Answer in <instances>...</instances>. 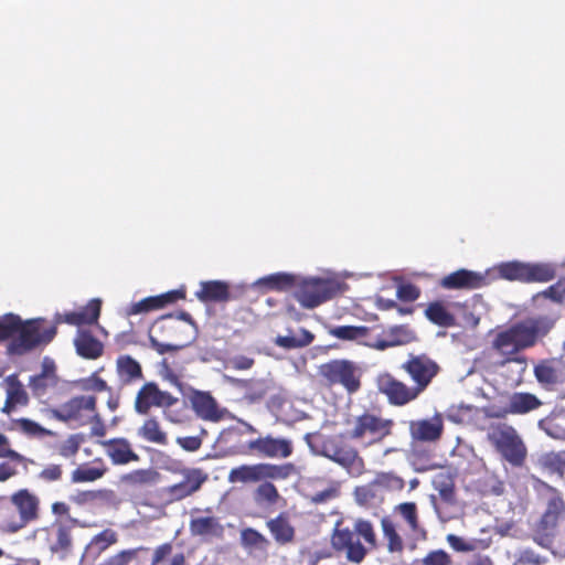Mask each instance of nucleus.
Masks as SVG:
<instances>
[{
	"instance_id": "nucleus-1",
	"label": "nucleus",
	"mask_w": 565,
	"mask_h": 565,
	"mask_svg": "<svg viewBox=\"0 0 565 565\" xmlns=\"http://www.w3.org/2000/svg\"><path fill=\"white\" fill-rule=\"evenodd\" d=\"M399 369L409 376L412 385L388 372L380 373L375 380L377 391L386 397L390 405L397 407L416 401L440 371L438 363L425 353L408 354Z\"/></svg>"
},
{
	"instance_id": "nucleus-2",
	"label": "nucleus",
	"mask_w": 565,
	"mask_h": 565,
	"mask_svg": "<svg viewBox=\"0 0 565 565\" xmlns=\"http://www.w3.org/2000/svg\"><path fill=\"white\" fill-rule=\"evenodd\" d=\"M45 324V318L22 320L15 313H6L0 317V342L9 341L8 353L18 356L44 348L56 337L55 327Z\"/></svg>"
},
{
	"instance_id": "nucleus-3",
	"label": "nucleus",
	"mask_w": 565,
	"mask_h": 565,
	"mask_svg": "<svg viewBox=\"0 0 565 565\" xmlns=\"http://www.w3.org/2000/svg\"><path fill=\"white\" fill-rule=\"evenodd\" d=\"M555 319L548 316L530 317L499 331L491 348L503 358L502 364L520 362L515 358L521 351L533 348L554 328Z\"/></svg>"
},
{
	"instance_id": "nucleus-4",
	"label": "nucleus",
	"mask_w": 565,
	"mask_h": 565,
	"mask_svg": "<svg viewBox=\"0 0 565 565\" xmlns=\"http://www.w3.org/2000/svg\"><path fill=\"white\" fill-rule=\"evenodd\" d=\"M348 434H335L323 438L319 454L340 466L352 477H360L365 471V461Z\"/></svg>"
},
{
	"instance_id": "nucleus-5",
	"label": "nucleus",
	"mask_w": 565,
	"mask_h": 565,
	"mask_svg": "<svg viewBox=\"0 0 565 565\" xmlns=\"http://www.w3.org/2000/svg\"><path fill=\"white\" fill-rule=\"evenodd\" d=\"M487 440L512 467H522L525 463L526 446L512 425L504 422L491 423L487 427Z\"/></svg>"
},
{
	"instance_id": "nucleus-6",
	"label": "nucleus",
	"mask_w": 565,
	"mask_h": 565,
	"mask_svg": "<svg viewBox=\"0 0 565 565\" xmlns=\"http://www.w3.org/2000/svg\"><path fill=\"white\" fill-rule=\"evenodd\" d=\"M76 525L86 526L75 518H70L68 522L56 518L51 524L35 529L33 536L51 555L65 559L74 550L73 527Z\"/></svg>"
},
{
	"instance_id": "nucleus-7",
	"label": "nucleus",
	"mask_w": 565,
	"mask_h": 565,
	"mask_svg": "<svg viewBox=\"0 0 565 565\" xmlns=\"http://www.w3.org/2000/svg\"><path fill=\"white\" fill-rule=\"evenodd\" d=\"M394 426L393 419L366 411L354 417L349 437L365 446H372L390 437L393 434Z\"/></svg>"
},
{
	"instance_id": "nucleus-8",
	"label": "nucleus",
	"mask_w": 565,
	"mask_h": 565,
	"mask_svg": "<svg viewBox=\"0 0 565 565\" xmlns=\"http://www.w3.org/2000/svg\"><path fill=\"white\" fill-rule=\"evenodd\" d=\"M295 465L291 462L242 465L230 471L228 481L232 483H255L266 480H286L295 473Z\"/></svg>"
},
{
	"instance_id": "nucleus-9",
	"label": "nucleus",
	"mask_w": 565,
	"mask_h": 565,
	"mask_svg": "<svg viewBox=\"0 0 565 565\" xmlns=\"http://www.w3.org/2000/svg\"><path fill=\"white\" fill-rule=\"evenodd\" d=\"M40 519V499L29 489H20L10 497L9 534L25 529Z\"/></svg>"
},
{
	"instance_id": "nucleus-10",
	"label": "nucleus",
	"mask_w": 565,
	"mask_h": 565,
	"mask_svg": "<svg viewBox=\"0 0 565 565\" xmlns=\"http://www.w3.org/2000/svg\"><path fill=\"white\" fill-rule=\"evenodd\" d=\"M319 375L330 386L340 385L349 394L361 388L362 370L350 360H331L319 366Z\"/></svg>"
},
{
	"instance_id": "nucleus-11",
	"label": "nucleus",
	"mask_w": 565,
	"mask_h": 565,
	"mask_svg": "<svg viewBox=\"0 0 565 565\" xmlns=\"http://www.w3.org/2000/svg\"><path fill=\"white\" fill-rule=\"evenodd\" d=\"M498 274L501 278L510 281L547 282L555 278L556 269L551 264L522 263L518 260L502 263L498 266Z\"/></svg>"
},
{
	"instance_id": "nucleus-12",
	"label": "nucleus",
	"mask_w": 565,
	"mask_h": 565,
	"mask_svg": "<svg viewBox=\"0 0 565 565\" xmlns=\"http://www.w3.org/2000/svg\"><path fill=\"white\" fill-rule=\"evenodd\" d=\"M337 292L333 281L322 278H298L295 298L308 309L316 308L331 299Z\"/></svg>"
},
{
	"instance_id": "nucleus-13",
	"label": "nucleus",
	"mask_w": 565,
	"mask_h": 565,
	"mask_svg": "<svg viewBox=\"0 0 565 565\" xmlns=\"http://www.w3.org/2000/svg\"><path fill=\"white\" fill-rule=\"evenodd\" d=\"M96 404V396L78 395L70 398L58 408L52 409V415L60 422H74L84 426L89 424L93 417H97Z\"/></svg>"
},
{
	"instance_id": "nucleus-14",
	"label": "nucleus",
	"mask_w": 565,
	"mask_h": 565,
	"mask_svg": "<svg viewBox=\"0 0 565 565\" xmlns=\"http://www.w3.org/2000/svg\"><path fill=\"white\" fill-rule=\"evenodd\" d=\"M179 329L178 319L172 315L160 317L153 323L149 331L150 347L159 354L174 352L183 348L182 343H173L169 340L174 339Z\"/></svg>"
},
{
	"instance_id": "nucleus-15",
	"label": "nucleus",
	"mask_w": 565,
	"mask_h": 565,
	"mask_svg": "<svg viewBox=\"0 0 565 565\" xmlns=\"http://www.w3.org/2000/svg\"><path fill=\"white\" fill-rule=\"evenodd\" d=\"M180 472L182 480L163 489V493L169 502H177L191 497L196 493L209 479L207 473L201 468H184Z\"/></svg>"
},
{
	"instance_id": "nucleus-16",
	"label": "nucleus",
	"mask_w": 565,
	"mask_h": 565,
	"mask_svg": "<svg viewBox=\"0 0 565 565\" xmlns=\"http://www.w3.org/2000/svg\"><path fill=\"white\" fill-rule=\"evenodd\" d=\"M178 401L169 392L161 391L156 382H146L137 392L134 407L136 413L147 415L152 407H171Z\"/></svg>"
},
{
	"instance_id": "nucleus-17",
	"label": "nucleus",
	"mask_w": 565,
	"mask_h": 565,
	"mask_svg": "<svg viewBox=\"0 0 565 565\" xmlns=\"http://www.w3.org/2000/svg\"><path fill=\"white\" fill-rule=\"evenodd\" d=\"M537 383L546 391H554L565 384V361L561 358L540 360L533 367Z\"/></svg>"
},
{
	"instance_id": "nucleus-18",
	"label": "nucleus",
	"mask_w": 565,
	"mask_h": 565,
	"mask_svg": "<svg viewBox=\"0 0 565 565\" xmlns=\"http://www.w3.org/2000/svg\"><path fill=\"white\" fill-rule=\"evenodd\" d=\"M200 512L198 509L193 513ZM205 514H192L189 523V531L192 536L203 540L222 539L224 535V526L220 519L212 514V509L206 508Z\"/></svg>"
},
{
	"instance_id": "nucleus-19",
	"label": "nucleus",
	"mask_w": 565,
	"mask_h": 565,
	"mask_svg": "<svg viewBox=\"0 0 565 565\" xmlns=\"http://www.w3.org/2000/svg\"><path fill=\"white\" fill-rule=\"evenodd\" d=\"M543 405L542 401L529 392H515L509 396L507 405L499 412H489L487 417L504 418L508 415H524Z\"/></svg>"
},
{
	"instance_id": "nucleus-20",
	"label": "nucleus",
	"mask_w": 565,
	"mask_h": 565,
	"mask_svg": "<svg viewBox=\"0 0 565 565\" xmlns=\"http://www.w3.org/2000/svg\"><path fill=\"white\" fill-rule=\"evenodd\" d=\"M247 447L250 451L268 458H287L294 450L290 440L286 438H274L271 436L249 440Z\"/></svg>"
},
{
	"instance_id": "nucleus-21",
	"label": "nucleus",
	"mask_w": 565,
	"mask_h": 565,
	"mask_svg": "<svg viewBox=\"0 0 565 565\" xmlns=\"http://www.w3.org/2000/svg\"><path fill=\"white\" fill-rule=\"evenodd\" d=\"M57 384L56 364L53 359L45 356L41 363V372L30 377L29 387L34 397L41 398Z\"/></svg>"
},
{
	"instance_id": "nucleus-22",
	"label": "nucleus",
	"mask_w": 565,
	"mask_h": 565,
	"mask_svg": "<svg viewBox=\"0 0 565 565\" xmlns=\"http://www.w3.org/2000/svg\"><path fill=\"white\" fill-rule=\"evenodd\" d=\"M331 544L335 551H345L347 558L356 564L361 563L366 555V548L349 529L334 530Z\"/></svg>"
},
{
	"instance_id": "nucleus-23",
	"label": "nucleus",
	"mask_w": 565,
	"mask_h": 565,
	"mask_svg": "<svg viewBox=\"0 0 565 565\" xmlns=\"http://www.w3.org/2000/svg\"><path fill=\"white\" fill-rule=\"evenodd\" d=\"M185 298V291L182 289L171 290L158 296H151L140 301L130 303L127 309V316L148 313L164 308L167 305L174 303L179 299Z\"/></svg>"
},
{
	"instance_id": "nucleus-24",
	"label": "nucleus",
	"mask_w": 565,
	"mask_h": 565,
	"mask_svg": "<svg viewBox=\"0 0 565 565\" xmlns=\"http://www.w3.org/2000/svg\"><path fill=\"white\" fill-rule=\"evenodd\" d=\"M486 277L468 269H458L440 280V286L448 290L454 289H477L486 285Z\"/></svg>"
},
{
	"instance_id": "nucleus-25",
	"label": "nucleus",
	"mask_w": 565,
	"mask_h": 565,
	"mask_svg": "<svg viewBox=\"0 0 565 565\" xmlns=\"http://www.w3.org/2000/svg\"><path fill=\"white\" fill-rule=\"evenodd\" d=\"M99 444L114 465H127L140 460L131 444L124 437L102 440Z\"/></svg>"
},
{
	"instance_id": "nucleus-26",
	"label": "nucleus",
	"mask_w": 565,
	"mask_h": 565,
	"mask_svg": "<svg viewBox=\"0 0 565 565\" xmlns=\"http://www.w3.org/2000/svg\"><path fill=\"white\" fill-rule=\"evenodd\" d=\"M4 383L6 401L1 413L10 415L18 406H26L29 404V396L18 375L11 374L7 376Z\"/></svg>"
},
{
	"instance_id": "nucleus-27",
	"label": "nucleus",
	"mask_w": 565,
	"mask_h": 565,
	"mask_svg": "<svg viewBox=\"0 0 565 565\" xmlns=\"http://www.w3.org/2000/svg\"><path fill=\"white\" fill-rule=\"evenodd\" d=\"M266 526L278 545H289L296 540V529L287 512H280L277 516L269 519Z\"/></svg>"
},
{
	"instance_id": "nucleus-28",
	"label": "nucleus",
	"mask_w": 565,
	"mask_h": 565,
	"mask_svg": "<svg viewBox=\"0 0 565 565\" xmlns=\"http://www.w3.org/2000/svg\"><path fill=\"white\" fill-rule=\"evenodd\" d=\"M444 430L443 419L435 416L431 419L412 420L409 433L413 439L418 441H436L441 437Z\"/></svg>"
},
{
	"instance_id": "nucleus-29",
	"label": "nucleus",
	"mask_w": 565,
	"mask_h": 565,
	"mask_svg": "<svg viewBox=\"0 0 565 565\" xmlns=\"http://www.w3.org/2000/svg\"><path fill=\"white\" fill-rule=\"evenodd\" d=\"M541 494L545 500V510L542 516L557 522L565 519V500L562 492L546 482H541Z\"/></svg>"
},
{
	"instance_id": "nucleus-30",
	"label": "nucleus",
	"mask_w": 565,
	"mask_h": 565,
	"mask_svg": "<svg viewBox=\"0 0 565 565\" xmlns=\"http://www.w3.org/2000/svg\"><path fill=\"white\" fill-rule=\"evenodd\" d=\"M76 353L86 360H96L104 354V344L89 330L79 329L74 338Z\"/></svg>"
},
{
	"instance_id": "nucleus-31",
	"label": "nucleus",
	"mask_w": 565,
	"mask_h": 565,
	"mask_svg": "<svg viewBox=\"0 0 565 565\" xmlns=\"http://www.w3.org/2000/svg\"><path fill=\"white\" fill-rule=\"evenodd\" d=\"M191 405L195 414L204 420L217 422L222 418L217 403L209 392L195 391L191 396Z\"/></svg>"
},
{
	"instance_id": "nucleus-32",
	"label": "nucleus",
	"mask_w": 565,
	"mask_h": 565,
	"mask_svg": "<svg viewBox=\"0 0 565 565\" xmlns=\"http://www.w3.org/2000/svg\"><path fill=\"white\" fill-rule=\"evenodd\" d=\"M559 522L541 516L535 523L532 532V540L543 548L552 550L558 535Z\"/></svg>"
},
{
	"instance_id": "nucleus-33",
	"label": "nucleus",
	"mask_w": 565,
	"mask_h": 565,
	"mask_svg": "<svg viewBox=\"0 0 565 565\" xmlns=\"http://www.w3.org/2000/svg\"><path fill=\"white\" fill-rule=\"evenodd\" d=\"M116 372L121 385H131L143 380L141 364L128 354L117 358Z\"/></svg>"
},
{
	"instance_id": "nucleus-34",
	"label": "nucleus",
	"mask_w": 565,
	"mask_h": 565,
	"mask_svg": "<svg viewBox=\"0 0 565 565\" xmlns=\"http://www.w3.org/2000/svg\"><path fill=\"white\" fill-rule=\"evenodd\" d=\"M195 296L202 302H226L231 298L230 285L222 280L202 281Z\"/></svg>"
},
{
	"instance_id": "nucleus-35",
	"label": "nucleus",
	"mask_w": 565,
	"mask_h": 565,
	"mask_svg": "<svg viewBox=\"0 0 565 565\" xmlns=\"http://www.w3.org/2000/svg\"><path fill=\"white\" fill-rule=\"evenodd\" d=\"M387 340H379L371 345L377 350H385L391 347L411 343L416 339L415 332L405 324L391 327L387 330Z\"/></svg>"
},
{
	"instance_id": "nucleus-36",
	"label": "nucleus",
	"mask_w": 565,
	"mask_h": 565,
	"mask_svg": "<svg viewBox=\"0 0 565 565\" xmlns=\"http://www.w3.org/2000/svg\"><path fill=\"white\" fill-rule=\"evenodd\" d=\"M425 316L438 327L450 328L457 324L455 315L441 301L429 302L425 309Z\"/></svg>"
},
{
	"instance_id": "nucleus-37",
	"label": "nucleus",
	"mask_w": 565,
	"mask_h": 565,
	"mask_svg": "<svg viewBox=\"0 0 565 565\" xmlns=\"http://www.w3.org/2000/svg\"><path fill=\"white\" fill-rule=\"evenodd\" d=\"M138 435L146 441L152 444L162 446L168 444L167 433L162 430L161 425L156 417L147 418L139 427Z\"/></svg>"
},
{
	"instance_id": "nucleus-38",
	"label": "nucleus",
	"mask_w": 565,
	"mask_h": 565,
	"mask_svg": "<svg viewBox=\"0 0 565 565\" xmlns=\"http://www.w3.org/2000/svg\"><path fill=\"white\" fill-rule=\"evenodd\" d=\"M114 497V491L108 489L79 490L70 497L72 503L77 507L93 505L98 501H105Z\"/></svg>"
},
{
	"instance_id": "nucleus-39",
	"label": "nucleus",
	"mask_w": 565,
	"mask_h": 565,
	"mask_svg": "<svg viewBox=\"0 0 565 565\" xmlns=\"http://www.w3.org/2000/svg\"><path fill=\"white\" fill-rule=\"evenodd\" d=\"M107 471L103 461L98 466H89L87 463L79 465L71 473V481L73 483L93 482L100 479Z\"/></svg>"
},
{
	"instance_id": "nucleus-40",
	"label": "nucleus",
	"mask_w": 565,
	"mask_h": 565,
	"mask_svg": "<svg viewBox=\"0 0 565 565\" xmlns=\"http://www.w3.org/2000/svg\"><path fill=\"white\" fill-rule=\"evenodd\" d=\"M172 551L170 543L159 545L153 552L150 565H185L183 553L172 554Z\"/></svg>"
},
{
	"instance_id": "nucleus-41",
	"label": "nucleus",
	"mask_w": 565,
	"mask_h": 565,
	"mask_svg": "<svg viewBox=\"0 0 565 565\" xmlns=\"http://www.w3.org/2000/svg\"><path fill=\"white\" fill-rule=\"evenodd\" d=\"M0 458H7L12 462L22 466L24 471H28L30 466L35 465V461L32 458H28L12 449L9 438L2 433H0Z\"/></svg>"
},
{
	"instance_id": "nucleus-42",
	"label": "nucleus",
	"mask_w": 565,
	"mask_h": 565,
	"mask_svg": "<svg viewBox=\"0 0 565 565\" xmlns=\"http://www.w3.org/2000/svg\"><path fill=\"white\" fill-rule=\"evenodd\" d=\"M381 526L384 539L387 541L388 552L402 553L404 550V542L401 535L397 533L394 522L388 516H384L381 520Z\"/></svg>"
},
{
	"instance_id": "nucleus-43",
	"label": "nucleus",
	"mask_w": 565,
	"mask_h": 565,
	"mask_svg": "<svg viewBox=\"0 0 565 565\" xmlns=\"http://www.w3.org/2000/svg\"><path fill=\"white\" fill-rule=\"evenodd\" d=\"M539 465L544 470L563 476L565 472V450L542 454L539 457Z\"/></svg>"
},
{
	"instance_id": "nucleus-44",
	"label": "nucleus",
	"mask_w": 565,
	"mask_h": 565,
	"mask_svg": "<svg viewBox=\"0 0 565 565\" xmlns=\"http://www.w3.org/2000/svg\"><path fill=\"white\" fill-rule=\"evenodd\" d=\"M117 542V532L113 529H105L92 537L87 548L99 555Z\"/></svg>"
},
{
	"instance_id": "nucleus-45",
	"label": "nucleus",
	"mask_w": 565,
	"mask_h": 565,
	"mask_svg": "<svg viewBox=\"0 0 565 565\" xmlns=\"http://www.w3.org/2000/svg\"><path fill=\"white\" fill-rule=\"evenodd\" d=\"M315 335L307 329H300L298 335H278L275 343L284 349H298L309 345Z\"/></svg>"
},
{
	"instance_id": "nucleus-46",
	"label": "nucleus",
	"mask_w": 565,
	"mask_h": 565,
	"mask_svg": "<svg viewBox=\"0 0 565 565\" xmlns=\"http://www.w3.org/2000/svg\"><path fill=\"white\" fill-rule=\"evenodd\" d=\"M298 278L292 274L277 273L263 278L262 282L273 290L285 291L291 288L296 289Z\"/></svg>"
},
{
	"instance_id": "nucleus-47",
	"label": "nucleus",
	"mask_w": 565,
	"mask_h": 565,
	"mask_svg": "<svg viewBox=\"0 0 565 565\" xmlns=\"http://www.w3.org/2000/svg\"><path fill=\"white\" fill-rule=\"evenodd\" d=\"M13 425L15 426V429L28 437L42 438L53 435L52 430L41 426L39 423L30 418L22 417L14 419Z\"/></svg>"
},
{
	"instance_id": "nucleus-48",
	"label": "nucleus",
	"mask_w": 565,
	"mask_h": 565,
	"mask_svg": "<svg viewBox=\"0 0 565 565\" xmlns=\"http://www.w3.org/2000/svg\"><path fill=\"white\" fill-rule=\"evenodd\" d=\"M241 544L245 548L266 551L269 546V540L257 530L246 527L241 531Z\"/></svg>"
},
{
	"instance_id": "nucleus-49",
	"label": "nucleus",
	"mask_w": 565,
	"mask_h": 565,
	"mask_svg": "<svg viewBox=\"0 0 565 565\" xmlns=\"http://www.w3.org/2000/svg\"><path fill=\"white\" fill-rule=\"evenodd\" d=\"M280 498L276 486L268 480L262 481L254 491V499L259 504L275 505Z\"/></svg>"
},
{
	"instance_id": "nucleus-50",
	"label": "nucleus",
	"mask_w": 565,
	"mask_h": 565,
	"mask_svg": "<svg viewBox=\"0 0 565 565\" xmlns=\"http://www.w3.org/2000/svg\"><path fill=\"white\" fill-rule=\"evenodd\" d=\"M371 329L366 326H339L331 329V335L340 340H358L366 338Z\"/></svg>"
},
{
	"instance_id": "nucleus-51",
	"label": "nucleus",
	"mask_w": 565,
	"mask_h": 565,
	"mask_svg": "<svg viewBox=\"0 0 565 565\" xmlns=\"http://www.w3.org/2000/svg\"><path fill=\"white\" fill-rule=\"evenodd\" d=\"M85 438L82 434H72L56 446L57 455L64 459H73L78 454Z\"/></svg>"
},
{
	"instance_id": "nucleus-52",
	"label": "nucleus",
	"mask_w": 565,
	"mask_h": 565,
	"mask_svg": "<svg viewBox=\"0 0 565 565\" xmlns=\"http://www.w3.org/2000/svg\"><path fill=\"white\" fill-rule=\"evenodd\" d=\"M158 472L152 469H137L122 476L121 480L128 486H143L153 483Z\"/></svg>"
},
{
	"instance_id": "nucleus-53",
	"label": "nucleus",
	"mask_w": 565,
	"mask_h": 565,
	"mask_svg": "<svg viewBox=\"0 0 565 565\" xmlns=\"http://www.w3.org/2000/svg\"><path fill=\"white\" fill-rule=\"evenodd\" d=\"M102 301L99 299H92L88 303L82 307L77 313L81 324H94L98 321L100 316Z\"/></svg>"
},
{
	"instance_id": "nucleus-54",
	"label": "nucleus",
	"mask_w": 565,
	"mask_h": 565,
	"mask_svg": "<svg viewBox=\"0 0 565 565\" xmlns=\"http://www.w3.org/2000/svg\"><path fill=\"white\" fill-rule=\"evenodd\" d=\"M149 548L140 546L130 550H124L118 552L117 554L108 557L105 562V565H129L132 561L138 558V555L141 552H148Z\"/></svg>"
},
{
	"instance_id": "nucleus-55",
	"label": "nucleus",
	"mask_w": 565,
	"mask_h": 565,
	"mask_svg": "<svg viewBox=\"0 0 565 565\" xmlns=\"http://www.w3.org/2000/svg\"><path fill=\"white\" fill-rule=\"evenodd\" d=\"M447 542L449 543L450 547L456 552H473L480 547H483L481 540H465L455 534H448Z\"/></svg>"
},
{
	"instance_id": "nucleus-56",
	"label": "nucleus",
	"mask_w": 565,
	"mask_h": 565,
	"mask_svg": "<svg viewBox=\"0 0 565 565\" xmlns=\"http://www.w3.org/2000/svg\"><path fill=\"white\" fill-rule=\"evenodd\" d=\"M402 518L407 522L412 531H417L419 527L417 507L414 502H404L396 507Z\"/></svg>"
},
{
	"instance_id": "nucleus-57",
	"label": "nucleus",
	"mask_w": 565,
	"mask_h": 565,
	"mask_svg": "<svg viewBox=\"0 0 565 565\" xmlns=\"http://www.w3.org/2000/svg\"><path fill=\"white\" fill-rule=\"evenodd\" d=\"M64 477L63 466L60 463H49L39 472L38 478L45 483L62 481Z\"/></svg>"
},
{
	"instance_id": "nucleus-58",
	"label": "nucleus",
	"mask_w": 565,
	"mask_h": 565,
	"mask_svg": "<svg viewBox=\"0 0 565 565\" xmlns=\"http://www.w3.org/2000/svg\"><path fill=\"white\" fill-rule=\"evenodd\" d=\"M373 484L393 490H401L404 488L405 482L401 477L393 472H380L373 480Z\"/></svg>"
},
{
	"instance_id": "nucleus-59",
	"label": "nucleus",
	"mask_w": 565,
	"mask_h": 565,
	"mask_svg": "<svg viewBox=\"0 0 565 565\" xmlns=\"http://www.w3.org/2000/svg\"><path fill=\"white\" fill-rule=\"evenodd\" d=\"M451 556L444 550H434L423 557L420 565H451Z\"/></svg>"
},
{
	"instance_id": "nucleus-60",
	"label": "nucleus",
	"mask_w": 565,
	"mask_h": 565,
	"mask_svg": "<svg viewBox=\"0 0 565 565\" xmlns=\"http://www.w3.org/2000/svg\"><path fill=\"white\" fill-rule=\"evenodd\" d=\"M355 532L364 539V541L374 546L376 543V536L374 533L373 525L370 521L366 520H358L354 525Z\"/></svg>"
},
{
	"instance_id": "nucleus-61",
	"label": "nucleus",
	"mask_w": 565,
	"mask_h": 565,
	"mask_svg": "<svg viewBox=\"0 0 565 565\" xmlns=\"http://www.w3.org/2000/svg\"><path fill=\"white\" fill-rule=\"evenodd\" d=\"M420 296V290L417 286L411 282L401 284L397 287V298L402 301L413 302Z\"/></svg>"
},
{
	"instance_id": "nucleus-62",
	"label": "nucleus",
	"mask_w": 565,
	"mask_h": 565,
	"mask_svg": "<svg viewBox=\"0 0 565 565\" xmlns=\"http://www.w3.org/2000/svg\"><path fill=\"white\" fill-rule=\"evenodd\" d=\"M547 562L546 557L537 554L531 548H525L520 553L518 563L520 565H543Z\"/></svg>"
},
{
	"instance_id": "nucleus-63",
	"label": "nucleus",
	"mask_w": 565,
	"mask_h": 565,
	"mask_svg": "<svg viewBox=\"0 0 565 565\" xmlns=\"http://www.w3.org/2000/svg\"><path fill=\"white\" fill-rule=\"evenodd\" d=\"M543 296L556 302L565 300V279H559L554 285L543 291Z\"/></svg>"
},
{
	"instance_id": "nucleus-64",
	"label": "nucleus",
	"mask_w": 565,
	"mask_h": 565,
	"mask_svg": "<svg viewBox=\"0 0 565 565\" xmlns=\"http://www.w3.org/2000/svg\"><path fill=\"white\" fill-rule=\"evenodd\" d=\"M355 499L360 504H370L376 498V492L374 490V484H367L355 488L354 491Z\"/></svg>"
}]
</instances>
